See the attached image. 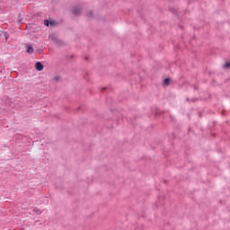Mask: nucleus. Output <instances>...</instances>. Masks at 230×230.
Instances as JSON below:
<instances>
[{
    "mask_svg": "<svg viewBox=\"0 0 230 230\" xmlns=\"http://www.w3.org/2000/svg\"><path fill=\"white\" fill-rule=\"evenodd\" d=\"M35 69H36L37 71H43V70H44V66L42 65V63L37 62V63L35 64Z\"/></svg>",
    "mask_w": 230,
    "mask_h": 230,
    "instance_id": "f257e3e1",
    "label": "nucleus"
},
{
    "mask_svg": "<svg viewBox=\"0 0 230 230\" xmlns=\"http://www.w3.org/2000/svg\"><path fill=\"white\" fill-rule=\"evenodd\" d=\"M73 13L74 15H80V13H82V8L80 7H75L73 10Z\"/></svg>",
    "mask_w": 230,
    "mask_h": 230,
    "instance_id": "f03ea898",
    "label": "nucleus"
},
{
    "mask_svg": "<svg viewBox=\"0 0 230 230\" xmlns=\"http://www.w3.org/2000/svg\"><path fill=\"white\" fill-rule=\"evenodd\" d=\"M44 24H45V26H55L56 23L54 21L45 20Z\"/></svg>",
    "mask_w": 230,
    "mask_h": 230,
    "instance_id": "7ed1b4c3",
    "label": "nucleus"
},
{
    "mask_svg": "<svg viewBox=\"0 0 230 230\" xmlns=\"http://www.w3.org/2000/svg\"><path fill=\"white\" fill-rule=\"evenodd\" d=\"M33 47L31 46H27V53H30V55H31V53H33Z\"/></svg>",
    "mask_w": 230,
    "mask_h": 230,
    "instance_id": "20e7f679",
    "label": "nucleus"
},
{
    "mask_svg": "<svg viewBox=\"0 0 230 230\" xmlns=\"http://www.w3.org/2000/svg\"><path fill=\"white\" fill-rule=\"evenodd\" d=\"M170 82H171L170 78H165L164 81V85H170Z\"/></svg>",
    "mask_w": 230,
    "mask_h": 230,
    "instance_id": "39448f33",
    "label": "nucleus"
},
{
    "mask_svg": "<svg viewBox=\"0 0 230 230\" xmlns=\"http://www.w3.org/2000/svg\"><path fill=\"white\" fill-rule=\"evenodd\" d=\"M8 37H9V35H8V34H5V39H6V40H8Z\"/></svg>",
    "mask_w": 230,
    "mask_h": 230,
    "instance_id": "423d86ee",
    "label": "nucleus"
},
{
    "mask_svg": "<svg viewBox=\"0 0 230 230\" xmlns=\"http://www.w3.org/2000/svg\"><path fill=\"white\" fill-rule=\"evenodd\" d=\"M90 17H93V12H90Z\"/></svg>",
    "mask_w": 230,
    "mask_h": 230,
    "instance_id": "0eeeda50",
    "label": "nucleus"
}]
</instances>
